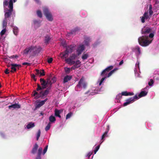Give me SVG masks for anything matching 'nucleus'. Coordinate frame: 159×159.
Listing matches in <instances>:
<instances>
[{
	"mask_svg": "<svg viewBox=\"0 0 159 159\" xmlns=\"http://www.w3.org/2000/svg\"><path fill=\"white\" fill-rule=\"evenodd\" d=\"M5 73L6 74H7L9 73V70L8 69H7L5 70L4 71Z\"/></svg>",
	"mask_w": 159,
	"mask_h": 159,
	"instance_id": "obj_54",
	"label": "nucleus"
},
{
	"mask_svg": "<svg viewBox=\"0 0 159 159\" xmlns=\"http://www.w3.org/2000/svg\"><path fill=\"white\" fill-rule=\"evenodd\" d=\"M99 148H100V145H98L95 148V150H94V153L95 154L98 151V150L99 149Z\"/></svg>",
	"mask_w": 159,
	"mask_h": 159,
	"instance_id": "obj_46",
	"label": "nucleus"
},
{
	"mask_svg": "<svg viewBox=\"0 0 159 159\" xmlns=\"http://www.w3.org/2000/svg\"><path fill=\"white\" fill-rule=\"evenodd\" d=\"M11 70L10 72L12 73H13L16 71V67L18 66H20L16 64L12 63L11 64Z\"/></svg>",
	"mask_w": 159,
	"mask_h": 159,
	"instance_id": "obj_13",
	"label": "nucleus"
},
{
	"mask_svg": "<svg viewBox=\"0 0 159 159\" xmlns=\"http://www.w3.org/2000/svg\"><path fill=\"white\" fill-rule=\"evenodd\" d=\"M77 56L76 54L73 53L69 58L66 59L65 61L68 64L70 65H73L75 63V61L73 60H75L77 57Z\"/></svg>",
	"mask_w": 159,
	"mask_h": 159,
	"instance_id": "obj_6",
	"label": "nucleus"
},
{
	"mask_svg": "<svg viewBox=\"0 0 159 159\" xmlns=\"http://www.w3.org/2000/svg\"><path fill=\"white\" fill-rule=\"evenodd\" d=\"M8 4H9V3H8L7 0H4L3 3L4 7L5 8L6 7H7L8 5ZM9 6V5L8 6Z\"/></svg>",
	"mask_w": 159,
	"mask_h": 159,
	"instance_id": "obj_36",
	"label": "nucleus"
},
{
	"mask_svg": "<svg viewBox=\"0 0 159 159\" xmlns=\"http://www.w3.org/2000/svg\"><path fill=\"white\" fill-rule=\"evenodd\" d=\"M128 95L131 96L134 94V93L133 92H128Z\"/></svg>",
	"mask_w": 159,
	"mask_h": 159,
	"instance_id": "obj_59",
	"label": "nucleus"
},
{
	"mask_svg": "<svg viewBox=\"0 0 159 159\" xmlns=\"http://www.w3.org/2000/svg\"><path fill=\"white\" fill-rule=\"evenodd\" d=\"M121 94L122 96H128V92L127 91H124L123 92H122L121 93Z\"/></svg>",
	"mask_w": 159,
	"mask_h": 159,
	"instance_id": "obj_48",
	"label": "nucleus"
},
{
	"mask_svg": "<svg viewBox=\"0 0 159 159\" xmlns=\"http://www.w3.org/2000/svg\"><path fill=\"white\" fill-rule=\"evenodd\" d=\"M49 119V121L51 123L54 122L56 120L55 117L52 115L50 116Z\"/></svg>",
	"mask_w": 159,
	"mask_h": 159,
	"instance_id": "obj_26",
	"label": "nucleus"
},
{
	"mask_svg": "<svg viewBox=\"0 0 159 159\" xmlns=\"http://www.w3.org/2000/svg\"><path fill=\"white\" fill-rule=\"evenodd\" d=\"M113 68V66H109L106 68L105 70V71H106L107 72L111 70Z\"/></svg>",
	"mask_w": 159,
	"mask_h": 159,
	"instance_id": "obj_34",
	"label": "nucleus"
},
{
	"mask_svg": "<svg viewBox=\"0 0 159 159\" xmlns=\"http://www.w3.org/2000/svg\"><path fill=\"white\" fill-rule=\"evenodd\" d=\"M31 76L32 78L34 79V80L35 81H36V79L35 78V76L34 74H31Z\"/></svg>",
	"mask_w": 159,
	"mask_h": 159,
	"instance_id": "obj_49",
	"label": "nucleus"
},
{
	"mask_svg": "<svg viewBox=\"0 0 159 159\" xmlns=\"http://www.w3.org/2000/svg\"><path fill=\"white\" fill-rule=\"evenodd\" d=\"M53 59L52 58H50L48 59V62L49 63H51L52 62Z\"/></svg>",
	"mask_w": 159,
	"mask_h": 159,
	"instance_id": "obj_51",
	"label": "nucleus"
},
{
	"mask_svg": "<svg viewBox=\"0 0 159 159\" xmlns=\"http://www.w3.org/2000/svg\"><path fill=\"white\" fill-rule=\"evenodd\" d=\"M82 52V51H80V49H78L77 50V53L78 55H79Z\"/></svg>",
	"mask_w": 159,
	"mask_h": 159,
	"instance_id": "obj_52",
	"label": "nucleus"
},
{
	"mask_svg": "<svg viewBox=\"0 0 159 159\" xmlns=\"http://www.w3.org/2000/svg\"><path fill=\"white\" fill-rule=\"evenodd\" d=\"M36 48L35 47H31L26 48L24 51V53L25 54H28L29 52H30L32 50L34 51L35 50Z\"/></svg>",
	"mask_w": 159,
	"mask_h": 159,
	"instance_id": "obj_12",
	"label": "nucleus"
},
{
	"mask_svg": "<svg viewBox=\"0 0 159 159\" xmlns=\"http://www.w3.org/2000/svg\"><path fill=\"white\" fill-rule=\"evenodd\" d=\"M65 72L66 74H69L70 71V69L69 68H65Z\"/></svg>",
	"mask_w": 159,
	"mask_h": 159,
	"instance_id": "obj_43",
	"label": "nucleus"
},
{
	"mask_svg": "<svg viewBox=\"0 0 159 159\" xmlns=\"http://www.w3.org/2000/svg\"><path fill=\"white\" fill-rule=\"evenodd\" d=\"M36 73L35 74L36 75H38L40 74V72L39 70L38 69H36L35 70Z\"/></svg>",
	"mask_w": 159,
	"mask_h": 159,
	"instance_id": "obj_56",
	"label": "nucleus"
},
{
	"mask_svg": "<svg viewBox=\"0 0 159 159\" xmlns=\"http://www.w3.org/2000/svg\"><path fill=\"white\" fill-rule=\"evenodd\" d=\"M74 47V45H68L66 47V50L69 53H71L72 52Z\"/></svg>",
	"mask_w": 159,
	"mask_h": 159,
	"instance_id": "obj_16",
	"label": "nucleus"
},
{
	"mask_svg": "<svg viewBox=\"0 0 159 159\" xmlns=\"http://www.w3.org/2000/svg\"><path fill=\"white\" fill-rule=\"evenodd\" d=\"M154 81L152 79H151L150 80V81L148 82V84L150 86H151L153 84Z\"/></svg>",
	"mask_w": 159,
	"mask_h": 159,
	"instance_id": "obj_41",
	"label": "nucleus"
},
{
	"mask_svg": "<svg viewBox=\"0 0 159 159\" xmlns=\"http://www.w3.org/2000/svg\"><path fill=\"white\" fill-rule=\"evenodd\" d=\"M9 9L5 8V13L4 14V18L2 23V27L3 29H6L7 26V22L9 20V18H11V16L13 9V2L12 0H9Z\"/></svg>",
	"mask_w": 159,
	"mask_h": 159,
	"instance_id": "obj_1",
	"label": "nucleus"
},
{
	"mask_svg": "<svg viewBox=\"0 0 159 159\" xmlns=\"http://www.w3.org/2000/svg\"><path fill=\"white\" fill-rule=\"evenodd\" d=\"M152 10V5L150 4L149 6V10Z\"/></svg>",
	"mask_w": 159,
	"mask_h": 159,
	"instance_id": "obj_62",
	"label": "nucleus"
},
{
	"mask_svg": "<svg viewBox=\"0 0 159 159\" xmlns=\"http://www.w3.org/2000/svg\"><path fill=\"white\" fill-rule=\"evenodd\" d=\"M151 17V16H149L148 15V11L145 12L143 15V16L142 17H140V18H141V22L142 23H144L145 22V20H147L148 18H150Z\"/></svg>",
	"mask_w": 159,
	"mask_h": 159,
	"instance_id": "obj_11",
	"label": "nucleus"
},
{
	"mask_svg": "<svg viewBox=\"0 0 159 159\" xmlns=\"http://www.w3.org/2000/svg\"><path fill=\"white\" fill-rule=\"evenodd\" d=\"M43 12L47 19L49 21H52L53 20V18L52 14L49 11L48 9L46 8L43 9Z\"/></svg>",
	"mask_w": 159,
	"mask_h": 159,
	"instance_id": "obj_7",
	"label": "nucleus"
},
{
	"mask_svg": "<svg viewBox=\"0 0 159 159\" xmlns=\"http://www.w3.org/2000/svg\"><path fill=\"white\" fill-rule=\"evenodd\" d=\"M34 24V25H38L39 26L40 24V22L36 20H34L33 21Z\"/></svg>",
	"mask_w": 159,
	"mask_h": 159,
	"instance_id": "obj_44",
	"label": "nucleus"
},
{
	"mask_svg": "<svg viewBox=\"0 0 159 159\" xmlns=\"http://www.w3.org/2000/svg\"><path fill=\"white\" fill-rule=\"evenodd\" d=\"M69 53L66 50L64 52L61 53L60 56L61 58H66L68 57Z\"/></svg>",
	"mask_w": 159,
	"mask_h": 159,
	"instance_id": "obj_15",
	"label": "nucleus"
},
{
	"mask_svg": "<svg viewBox=\"0 0 159 159\" xmlns=\"http://www.w3.org/2000/svg\"><path fill=\"white\" fill-rule=\"evenodd\" d=\"M87 86V84L85 80V79L84 77L82 76L79 81L78 84L76 85L75 89L76 88H83L84 89H86Z\"/></svg>",
	"mask_w": 159,
	"mask_h": 159,
	"instance_id": "obj_4",
	"label": "nucleus"
},
{
	"mask_svg": "<svg viewBox=\"0 0 159 159\" xmlns=\"http://www.w3.org/2000/svg\"><path fill=\"white\" fill-rule=\"evenodd\" d=\"M109 130V126H107V130L105 132V133L103 134L102 136L101 140H103L105 137L107 136V134Z\"/></svg>",
	"mask_w": 159,
	"mask_h": 159,
	"instance_id": "obj_25",
	"label": "nucleus"
},
{
	"mask_svg": "<svg viewBox=\"0 0 159 159\" xmlns=\"http://www.w3.org/2000/svg\"><path fill=\"white\" fill-rule=\"evenodd\" d=\"M4 60L5 61L7 62L9 60V59L7 58H5L4 59Z\"/></svg>",
	"mask_w": 159,
	"mask_h": 159,
	"instance_id": "obj_64",
	"label": "nucleus"
},
{
	"mask_svg": "<svg viewBox=\"0 0 159 159\" xmlns=\"http://www.w3.org/2000/svg\"><path fill=\"white\" fill-rule=\"evenodd\" d=\"M13 31L14 34L15 35H17L18 34V29L17 27H14L13 28Z\"/></svg>",
	"mask_w": 159,
	"mask_h": 159,
	"instance_id": "obj_27",
	"label": "nucleus"
},
{
	"mask_svg": "<svg viewBox=\"0 0 159 159\" xmlns=\"http://www.w3.org/2000/svg\"><path fill=\"white\" fill-rule=\"evenodd\" d=\"M107 72L106 71H105L104 70L101 73V75L102 76H104V77L107 76L108 74Z\"/></svg>",
	"mask_w": 159,
	"mask_h": 159,
	"instance_id": "obj_30",
	"label": "nucleus"
},
{
	"mask_svg": "<svg viewBox=\"0 0 159 159\" xmlns=\"http://www.w3.org/2000/svg\"><path fill=\"white\" fill-rule=\"evenodd\" d=\"M6 31V29H3L0 32V40L2 39V37L3 35L5 33Z\"/></svg>",
	"mask_w": 159,
	"mask_h": 159,
	"instance_id": "obj_31",
	"label": "nucleus"
},
{
	"mask_svg": "<svg viewBox=\"0 0 159 159\" xmlns=\"http://www.w3.org/2000/svg\"><path fill=\"white\" fill-rule=\"evenodd\" d=\"M48 100V98H46L44 100L41 101L39 102L38 104L36 105V108H38L42 106Z\"/></svg>",
	"mask_w": 159,
	"mask_h": 159,
	"instance_id": "obj_17",
	"label": "nucleus"
},
{
	"mask_svg": "<svg viewBox=\"0 0 159 159\" xmlns=\"http://www.w3.org/2000/svg\"><path fill=\"white\" fill-rule=\"evenodd\" d=\"M22 65H30V64L28 62H24L22 63Z\"/></svg>",
	"mask_w": 159,
	"mask_h": 159,
	"instance_id": "obj_60",
	"label": "nucleus"
},
{
	"mask_svg": "<svg viewBox=\"0 0 159 159\" xmlns=\"http://www.w3.org/2000/svg\"><path fill=\"white\" fill-rule=\"evenodd\" d=\"M36 159H41V155H38L37 156L36 158Z\"/></svg>",
	"mask_w": 159,
	"mask_h": 159,
	"instance_id": "obj_57",
	"label": "nucleus"
},
{
	"mask_svg": "<svg viewBox=\"0 0 159 159\" xmlns=\"http://www.w3.org/2000/svg\"><path fill=\"white\" fill-rule=\"evenodd\" d=\"M51 126L50 123H48L47 125V126L45 128V130L46 131H48L49 130Z\"/></svg>",
	"mask_w": 159,
	"mask_h": 159,
	"instance_id": "obj_38",
	"label": "nucleus"
},
{
	"mask_svg": "<svg viewBox=\"0 0 159 159\" xmlns=\"http://www.w3.org/2000/svg\"><path fill=\"white\" fill-rule=\"evenodd\" d=\"M37 14L38 16L39 17L42 18V12L40 10H38L37 11Z\"/></svg>",
	"mask_w": 159,
	"mask_h": 159,
	"instance_id": "obj_33",
	"label": "nucleus"
},
{
	"mask_svg": "<svg viewBox=\"0 0 159 159\" xmlns=\"http://www.w3.org/2000/svg\"><path fill=\"white\" fill-rule=\"evenodd\" d=\"M51 39V38L48 35H47L45 37V39H44V42L45 43H46V44H48L49 43V42L50 40Z\"/></svg>",
	"mask_w": 159,
	"mask_h": 159,
	"instance_id": "obj_24",
	"label": "nucleus"
},
{
	"mask_svg": "<svg viewBox=\"0 0 159 159\" xmlns=\"http://www.w3.org/2000/svg\"><path fill=\"white\" fill-rule=\"evenodd\" d=\"M79 30V28L76 27L75 28L74 30H72L71 31L70 33V34H75V32Z\"/></svg>",
	"mask_w": 159,
	"mask_h": 159,
	"instance_id": "obj_32",
	"label": "nucleus"
},
{
	"mask_svg": "<svg viewBox=\"0 0 159 159\" xmlns=\"http://www.w3.org/2000/svg\"><path fill=\"white\" fill-rule=\"evenodd\" d=\"M33 93V96H35V98L36 99H38L39 98H41L43 99L44 98V97H46L49 94V90L48 89H47L44 91H41L39 93L36 90H34Z\"/></svg>",
	"mask_w": 159,
	"mask_h": 159,
	"instance_id": "obj_3",
	"label": "nucleus"
},
{
	"mask_svg": "<svg viewBox=\"0 0 159 159\" xmlns=\"http://www.w3.org/2000/svg\"><path fill=\"white\" fill-rule=\"evenodd\" d=\"M149 13L150 16H151L152 15L153 13V12L152 11V10H149Z\"/></svg>",
	"mask_w": 159,
	"mask_h": 159,
	"instance_id": "obj_55",
	"label": "nucleus"
},
{
	"mask_svg": "<svg viewBox=\"0 0 159 159\" xmlns=\"http://www.w3.org/2000/svg\"><path fill=\"white\" fill-rule=\"evenodd\" d=\"M42 72H40V76H44L45 75V72L44 70H42Z\"/></svg>",
	"mask_w": 159,
	"mask_h": 159,
	"instance_id": "obj_50",
	"label": "nucleus"
},
{
	"mask_svg": "<svg viewBox=\"0 0 159 159\" xmlns=\"http://www.w3.org/2000/svg\"><path fill=\"white\" fill-rule=\"evenodd\" d=\"M42 87L38 84H37V88L36 89V91H39L46 88L47 87V84L46 81L44 79L41 78L40 80Z\"/></svg>",
	"mask_w": 159,
	"mask_h": 159,
	"instance_id": "obj_5",
	"label": "nucleus"
},
{
	"mask_svg": "<svg viewBox=\"0 0 159 159\" xmlns=\"http://www.w3.org/2000/svg\"><path fill=\"white\" fill-rule=\"evenodd\" d=\"M72 78V76L67 75L65 76L63 79V83L65 84L70 80Z\"/></svg>",
	"mask_w": 159,
	"mask_h": 159,
	"instance_id": "obj_18",
	"label": "nucleus"
},
{
	"mask_svg": "<svg viewBox=\"0 0 159 159\" xmlns=\"http://www.w3.org/2000/svg\"><path fill=\"white\" fill-rule=\"evenodd\" d=\"M122 95L121 93H119L116 96V98L117 99L119 100L122 98Z\"/></svg>",
	"mask_w": 159,
	"mask_h": 159,
	"instance_id": "obj_40",
	"label": "nucleus"
},
{
	"mask_svg": "<svg viewBox=\"0 0 159 159\" xmlns=\"http://www.w3.org/2000/svg\"><path fill=\"white\" fill-rule=\"evenodd\" d=\"M147 92L145 91H142L138 95L139 98H140L144 96L147 95Z\"/></svg>",
	"mask_w": 159,
	"mask_h": 159,
	"instance_id": "obj_22",
	"label": "nucleus"
},
{
	"mask_svg": "<svg viewBox=\"0 0 159 159\" xmlns=\"http://www.w3.org/2000/svg\"><path fill=\"white\" fill-rule=\"evenodd\" d=\"M133 51L134 52H137L138 54H140L141 53V51L140 48L138 46H136L133 49Z\"/></svg>",
	"mask_w": 159,
	"mask_h": 159,
	"instance_id": "obj_21",
	"label": "nucleus"
},
{
	"mask_svg": "<svg viewBox=\"0 0 159 159\" xmlns=\"http://www.w3.org/2000/svg\"><path fill=\"white\" fill-rule=\"evenodd\" d=\"M89 57V55L88 54H84L82 57V58L83 60H85Z\"/></svg>",
	"mask_w": 159,
	"mask_h": 159,
	"instance_id": "obj_35",
	"label": "nucleus"
},
{
	"mask_svg": "<svg viewBox=\"0 0 159 159\" xmlns=\"http://www.w3.org/2000/svg\"><path fill=\"white\" fill-rule=\"evenodd\" d=\"M76 68H77V67L74 65V66L71 67V69L73 70H75Z\"/></svg>",
	"mask_w": 159,
	"mask_h": 159,
	"instance_id": "obj_63",
	"label": "nucleus"
},
{
	"mask_svg": "<svg viewBox=\"0 0 159 159\" xmlns=\"http://www.w3.org/2000/svg\"><path fill=\"white\" fill-rule=\"evenodd\" d=\"M60 110H58L56 109L55 110V115L56 116H57L59 118H61V116L60 115V113H61Z\"/></svg>",
	"mask_w": 159,
	"mask_h": 159,
	"instance_id": "obj_23",
	"label": "nucleus"
},
{
	"mask_svg": "<svg viewBox=\"0 0 159 159\" xmlns=\"http://www.w3.org/2000/svg\"><path fill=\"white\" fill-rule=\"evenodd\" d=\"M40 134H41L40 130H39L38 132V133H37V135L36 139H37V140H38L39 139L40 136Z\"/></svg>",
	"mask_w": 159,
	"mask_h": 159,
	"instance_id": "obj_42",
	"label": "nucleus"
},
{
	"mask_svg": "<svg viewBox=\"0 0 159 159\" xmlns=\"http://www.w3.org/2000/svg\"><path fill=\"white\" fill-rule=\"evenodd\" d=\"M78 49L83 52L84 50V47L83 45H81L79 46Z\"/></svg>",
	"mask_w": 159,
	"mask_h": 159,
	"instance_id": "obj_37",
	"label": "nucleus"
},
{
	"mask_svg": "<svg viewBox=\"0 0 159 159\" xmlns=\"http://www.w3.org/2000/svg\"><path fill=\"white\" fill-rule=\"evenodd\" d=\"M152 31V29L151 28L148 27L144 28L142 29L141 30V33L144 34V35H148V34L151 32Z\"/></svg>",
	"mask_w": 159,
	"mask_h": 159,
	"instance_id": "obj_9",
	"label": "nucleus"
},
{
	"mask_svg": "<svg viewBox=\"0 0 159 159\" xmlns=\"http://www.w3.org/2000/svg\"><path fill=\"white\" fill-rule=\"evenodd\" d=\"M52 83H55L56 81V78L55 77H54L52 79Z\"/></svg>",
	"mask_w": 159,
	"mask_h": 159,
	"instance_id": "obj_53",
	"label": "nucleus"
},
{
	"mask_svg": "<svg viewBox=\"0 0 159 159\" xmlns=\"http://www.w3.org/2000/svg\"><path fill=\"white\" fill-rule=\"evenodd\" d=\"M123 63V60H121V61H120V62L119 64V65L120 66V65H121Z\"/></svg>",
	"mask_w": 159,
	"mask_h": 159,
	"instance_id": "obj_61",
	"label": "nucleus"
},
{
	"mask_svg": "<svg viewBox=\"0 0 159 159\" xmlns=\"http://www.w3.org/2000/svg\"><path fill=\"white\" fill-rule=\"evenodd\" d=\"M42 150L43 148H39L38 150V155H41Z\"/></svg>",
	"mask_w": 159,
	"mask_h": 159,
	"instance_id": "obj_45",
	"label": "nucleus"
},
{
	"mask_svg": "<svg viewBox=\"0 0 159 159\" xmlns=\"http://www.w3.org/2000/svg\"><path fill=\"white\" fill-rule=\"evenodd\" d=\"M138 97L137 95H135L133 97L130 98L126 100V102L123 104V106H125L134 102L135 100L138 99Z\"/></svg>",
	"mask_w": 159,
	"mask_h": 159,
	"instance_id": "obj_8",
	"label": "nucleus"
},
{
	"mask_svg": "<svg viewBox=\"0 0 159 159\" xmlns=\"http://www.w3.org/2000/svg\"><path fill=\"white\" fill-rule=\"evenodd\" d=\"M84 42L85 45L89 46V43L91 41V39L89 37L85 36L84 37Z\"/></svg>",
	"mask_w": 159,
	"mask_h": 159,
	"instance_id": "obj_14",
	"label": "nucleus"
},
{
	"mask_svg": "<svg viewBox=\"0 0 159 159\" xmlns=\"http://www.w3.org/2000/svg\"><path fill=\"white\" fill-rule=\"evenodd\" d=\"M38 148V145L37 143H35L32 149L31 153L33 154H35Z\"/></svg>",
	"mask_w": 159,
	"mask_h": 159,
	"instance_id": "obj_19",
	"label": "nucleus"
},
{
	"mask_svg": "<svg viewBox=\"0 0 159 159\" xmlns=\"http://www.w3.org/2000/svg\"><path fill=\"white\" fill-rule=\"evenodd\" d=\"M81 62L79 60H77L75 62V64L74 65L77 68H78L80 66V64Z\"/></svg>",
	"mask_w": 159,
	"mask_h": 159,
	"instance_id": "obj_28",
	"label": "nucleus"
},
{
	"mask_svg": "<svg viewBox=\"0 0 159 159\" xmlns=\"http://www.w3.org/2000/svg\"><path fill=\"white\" fill-rule=\"evenodd\" d=\"M154 36V34L151 33L149 35H143L139 37L138 39V42L139 44L142 46L146 47L148 46L152 42L150 40L149 37L152 38Z\"/></svg>",
	"mask_w": 159,
	"mask_h": 159,
	"instance_id": "obj_2",
	"label": "nucleus"
},
{
	"mask_svg": "<svg viewBox=\"0 0 159 159\" xmlns=\"http://www.w3.org/2000/svg\"><path fill=\"white\" fill-rule=\"evenodd\" d=\"M35 126L34 123H32V122H30L27 125V128L28 129H30V128H32L34 127Z\"/></svg>",
	"mask_w": 159,
	"mask_h": 159,
	"instance_id": "obj_29",
	"label": "nucleus"
},
{
	"mask_svg": "<svg viewBox=\"0 0 159 159\" xmlns=\"http://www.w3.org/2000/svg\"><path fill=\"white\" fill-rule=\"evenodd\" d=\"M35 2L38 4H40V2L39 0H34Z\"/></svg>",
	"mask_w": 159,
	"mask_h": 159,
	"instance_id": "obj_58",
	"label": "nucleus"
},
{
	"mask_svg": "<svg viewBox=\"0 0 159 159\" xmlns=\"http://www.w3.org/2000/svg\"><path fill=\"white\" fill-rule=\"evenodd\" d=\"M118 70L117 68H116L114 69L113 70H111L109 73H108V75L107 76H105V77H103L101 80L100 83H99V85H101L103 81L106 79L107 77H109L114 72Z\"/></svg>",
	"mask_w": 159,
	"mask_h": 159,
	"instance_id": "obj_10",
	"label": "nucleus"
},
{
	"mask_svg": "<svg viewBox=\"0 0 159 159\" xmlns=\"http://www.w3.org/2000/svg\"><path fill=\"white\" fill-rule=\"evenodd\" d=\"M72 113L71 112L68 113L66 116V119H67L69 118H70L72 116Z\"/></svg>",
	"mask_w": 159,
	"mask_h": 159,
	"instance_id": "obj_39",
	"label": "nucleus"
},
{
	"mask_svg": "<svg viewBox=\"0 0 159 159\" xmlns=\"http://www.w3.org/2000/svg\"><path fill=\"white\" fill-rule=\"evenodd\" d=\"M48 148V145H47L43 150V154L44 155L47 152Z\"/></svg>",
	"mask_w": 159,
	"mask_h": 159,
	"instance_id": "obj_47",
	"label": "nucleus"
},
{
	"mask_svg": "<svg viewBox=\"0 0 159 159\" xmlns=\"http://www.w3.org/2000/svg\"><path fill=\"white\" fill-rule=\"evenodd\" d=\"M8 107L9 109H11V108L18 109L20 108V105L16 103L9 106Z\"/></svg>",
	"mask_w": 159,
	"mask_h": 159,
	"instance_id": "obj_20",
	"label": "nucleus"
}]
</instances>
